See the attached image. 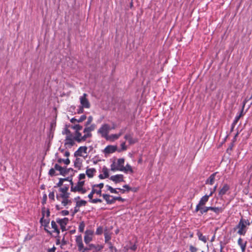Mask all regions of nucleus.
I'll list each match as a JSON object with an SVG mask.
<instances>
[{"label":"nucleus","mask_w":252,"mask_h":252,"mask_svg":"<svg viewBox=\"0 0 252 252\" xmlns=\"http://www.w3.org/2000/svg\"><path fill=\"white\" fill-rule=\"evenodd\" d=\"M75 129L74 134H72L68 129L66 130V137L64 140V145L68 148H71L75 144L76 136L77 132H80L79 131L82 129V126L80 125H76L73 127Z\"/></svg>","instance_id":"nucleus-1"},{"label":"nucleus","mask_w":252,"mask_h":252,"mask_svg":"<svg viewBox=\"0 0 252 252\" xmlns=\"http://www.w3.org/2000/svg\"><path fill=\"white\" fill-rule=\"evenodd\" d=\"M95 126L94 124L91 125L90 126H86L83 130L84 133L83 136L82 135L81 133L77 132V135L75 138L76 142L81 143L85 141L88 138L91 137L92 136L91 132L95 129Z\"/></svg>","instance_id":"nucleus-2"},{"label":"nucleus","mask_w":252,"mask_h":252,"mask_svg":"<svg viewBox=\"0 0 252 252\" xmlns=\"http://www.w3.org/2000/svg\"><path fill=\"white\" fill-rule=\"evenodd\" d=\"M251 222L248 219L241 218L236 228L238 229L237 233L240 235H245L247 231V226H249Z\"/></svg>","instance_id":"nucleus-3"},{"label":"nucleus","mask_w":252,"mask_h":252,"mask_svg":"<svg viewBox=\"0 0 252 252\" xmlns=\"http://www.w3.org/2000/svg\"><path fill=\"white\" fill-rule=\"evenodd\" d=\"M71 187L70 191L73 192H78L81 194H85L87 192V189L84 188L85 181H79L77 184L74 185L72 180H69Z\"/></svg>","instance_id":"nucleus-4"},{"label":"nucleus","mask_w":252,"mask_h":252,"mask_svg":"<svg viewBox=\"0 0 252 252\" xmlns=\"http://www.w3.org/2000/svg\"><path fill=\"white\" fill-rule=\"evenodd\" d=\"M69 193L60 192L56 194V198L59 201L61 202L63 206H66L67 205H70L72 203L71 201L69 199Z\"/></svg>","instance_id":"nucleus-5"},{"label":"nucleus","mask_w":252,"mask_h":252,"mask_svg":"<svg viewBox=\"0 0 252 252\" xmlns=\"http://www.w3.org/2000/svg\"><path fill=\"white\" fill-rule=\"evenodd\" d=\"M103 183H100L99 184L94 185L92 186V189L90 193L88 195V197L90 199H92L93 197L94 193L101 196V189L103 188Z\"/></svg>","instance_id":"nucleus-6"},{"label":"nucleus","mask_w":252,"mask_h":252,"mask_svg":"<svg viewBox=\"0 0 252 252\" xmlns=\"http://www.w3.org/2000/svg\"><path fill=\"white\" fill-rule=\"evenodd\" d=\"M110 130V126L107 124H104L98 129L97 133L100 134L101 137L106 139L109 135L108 133Z\"/></svg>","instance_id":"nucleus-7"},{"label":"nucleus","mask_w":252,"mask_h":252,"mask_svg":"<svg viewBox=\"0 0 252 252\" xmlns=\"http://www.w3.org/2000/svg\"><path fill=\"white\" fill-rule=\"evenodd\" d=\"M87 146H81L75 152L74 156L75 157H83L86 158L87 157Z\"/></svg>","instance_id":"nucleus-8"},{"label":"nucleus","mask_w":252,"mask_h":252,"mask_svg":"<svg viewBox=\"0 0 252 252\" xmlns=\"http://www.w3.org/2000/svg\"><path fill=\"white\" fill-rule=\"evenodd\" d=\"M94 232L92 230L87 229L85 232L84 242L88 245L93 240Z\"/></svg>","instance_id":"nucleus-9"},{"label":"nucleus","mask_w":252,"mask_h":252,"mask_svg":"<svg viewBox=\"0 0 252 252\" xmlns=\"http://www.w3.org/2000/svg\"><path fill=\"white\" fill-rule=\"evenodd\" d=\"M209 197H210V195L206 194L201 198L198 204L196 206L195 209V211L196 212H198V210L199 209V207L204 206V205L208 201Z\"/></svg>","instance_id":"nucleus-10"},{"label":"nucleus","mask_w":252,"mask_h":252,"mask_svg":"<svg viewBox=\"0 0 252 252\" xmlns=\"http://www.w3.org/2000/svg\"><path fill=\"white\" fill-rule=\"evenodd\" d=\"M87 94L84 93L83 95L80 97V101L81 106L85 107V108H90L91 107L90 103L89 100L87 98Z\"/></svg>","instance_id":"nucleus-11"},{"label":"nucleus","mask_w":252,"mask_h":252,"mask_svg":"<svg viewBox=\"0 0 252 252\" xmlns=\"http://www.w3.org/2000/svg\"><path fill=\"white\" fill-rule=\"evenodd\" d=\"M88 246L92 252H98L103 248V246L99 244H89Z\"/></svg>","instance_id":"nucleus-12"},{"label":"nucleus","mask_w":252,"mask_h":252,"mask_svg":"<svg viewBox=\"0 0 252 252\" xmlns=\"http://www.w3.org/2000/svg\"><path fill=\"white\" fill-rule=\"evenodd\" d=\"M40 222L42 225L44 226L45 227V231H47V233L49 234H51V232L47 230L46 229V227H47L49 225V222H50V219L49 218H45V214L43 213V216L40 219Z\"/></svg>","instance_id":"nucleus-13"},{"label":"nucleus","mask_w":252,"mask_h":252,"mask_svg":"<svg viewBox=\"0 0 252 252\" xmlns=\"http://www.w3.org/2000/svg\"><path fill=\"white\" fill-rule=\"evenodd\" d=\"M110 179L115 183L124 182V175L122 174H117L111 176Z\"/></svg>","instance_id":"nucleus-14"},{"label":"nucleus","mask_w":252,"mask_h":252,"mask_svg":"<svg viewBox=\"0 0 252 252\" xmlns=\"http://www.w3.org/2000/svg\"><path fill=\"white\" fill-rule=\"evenodd\" d=\"M75 242L78 247V251H81L83 249L84 244L82 241V235H78L75 237Z\"/></svg>","instance_id":"nucleus-15"},{"label":"nucleus","mask_w":252,"mask_h":252,"mask_svg":"<svg viewBox=\"0 0 252 252\" xmlns=\"http://www.w3.org/2000/svg\"><path fill=\"white\" fill-rule=\"evenodd\" d=\"M230 189V186L227 184H224L221 188H220L219 191V195L222 196L226 193V192Z\"/></svg>","instance_id":"nucleus-16"},{"label":"nucleus","mask_w":252,"mask_h":252,"mask_svg":"<svg viewBox=\"0 0 252 252\" xmlns=\"http://www.w3.org/2000/svg\"><path fill=\"white\" fill-rule=\"evenodd\" d=\"M117 149L116 146L108 145L104 150L105 154H111L114 153Z\"/></svg>","instance_id":"nucleus-17"},{"label":"nucleus","mask_w":252,"mask_h":252,"mask_svg":"<svg viewBox=\"0 0 252 252\" xmlns=\"http://www.w3.org/2000/svg\"><path fill=\"white\" fill-rule=\"evenodd\" d=\"M224 209V207H210L211 211L214 212L216 215H218L220 213H222Z\"/></svg>","instance_id":"nucleus-18"},{"label":"nucleus","mask_w":252,"mask_h":252,"mask_svg":"<svg viewBox=\"0 0 252 252\" xmlns=\"http://www.w3.org/2000/svg\"><path fill=\"white\" fill-rule=\"evenodd\" d=\"M54 168L56 170L59 171L60 172V174L62 175L65 176V175L67 173L66 168L62 167L58 164H55L54 165Z\"/></svg>","instance_id":"nucleus-19"},{"label":"nucleus","mask_w":252,"mask_h":252,"mask_svg":"<svg viewBox=\"0 0 252 252\" xmlns=\"http://www.w3.org/2000/svg\"><path fill=\"white\" fill-rule=\"evenodd\" d=\"M218 173L217 172L211 174L205 182L206 184L212 185L214 184L215 181V177Z\"/></svg>","instance_id":"nucleus-20"},{"label":"nucleus","mask_w":252,"mask_h":252,"mask_svg":"<svg viewBox=\"0 0 252 252\" xmlns=\"http://www.w3.org/2000/svg\"><path fill=\"white\" fill-rule=\"evenodd\" d=\"M101 195L105 200L107 203L108 204H112L114 203L113 196L107 194H103Z\"/></svg>","instance_id":"nucleus-21"},{"label":"nucleus","mask_w":252,"mask_h":252,"mask_svg":"<svg viewBox=\"0 0 252 252\" xmlns=\"http://www.w3.org/2000/svg\"><path fill=\"white\" fill-rule=\"evenodd\" d=\"M125 139L128 141L129 144H133L137 142L136 139H133L132 134L127 133L125 135Z\"/></svg>","instance_id":"nucleus-22"},{"label":"nucleus","mask_w":252,"mask_h":252,"mask_svg":"<svg viewBox=\"0 0 252 252\" xmlns=\"http://www.w3.org/2000/svg\"><path fill=\"white\" fill-rule=\"evenodd\" d=\"M247 242L245 241L243 242V239L241 238H239L238 240V244L241 247L242 252H245L246 249Z\"/></svg>","instance_id":"nucleus-23"},{"label":"nucleus","mask_w":252,"mask_h":252,"mask_svg":"<svg viewBox=\"0 0 252 252\" xmlns=\"http://www.w3.org/2000/svg\"><path fill=\"white\" fill-rule=\"evenodd\" d=\"M117 165L119 168V171H121L122 170H124V163H125V159L123 158H119L117 161Z\"/></svg>","instance_id":"nucleus-24"},{"label":"nucleus","mask_w":252,"mask_h":252,"mask_svg":"<svg viewBox=\"0 0 252 252\" xmlns=\"http://www.w3.org/2000/svg\"><path fill=\"white\" fill-rule=\"evenodd\" d=\"M196 235L200 241H201L204 243H206L207 242L208 238L206 236L203 235L202 232L199 230H197Z\"/></svg>","instance_id":"nucleus-25"},{"label":"nucleus","mask_w":252,"mask_h":252,"mask_svg":"<svg viewBox=\"0 0 252 252\" xmlns=\"http://www.w3.org/2000/svg\"><path fill=\"white\" fill-rule=\"evenodd\" d=\"M56 221L60 224V226H66L68 222V219L67 218H64L63 219H57Z\"/></svg>","instance_id":"nucleus-26"},{"label":"nucleus","mask_w":252,"mask_h":252,"mask_svg":"<svg viewBox=\"0 0 252 252\" xmlns=\"http://www.w3.org/2000/svg\"><path fill=\"white\" fill-rule=\"evenodd\" d=\"M96 172V170L94 168H87L86 171V175L89 178L93 177L94 173Z\"/></svg>","instance_id":"nucleus-27"},{"label":"nucleus","mask_w":252,"mask_h":252,"mask_svg":"<svg viewBox=\"0 0 252 252\" xmlns=\"http://www.w3.org/2000/svg\"><path fill=\"white\" fill-rule=\"evenodd\" d=\"M119 137H120L118 134H112L110 135H108V137L106 138V139L107 140L114 141L118 139Z\"/></svg>","instance_id":"nucleus-28"},{"label":"nucleus","mask_w":252,"mask_h":252,"mask_svg":"<svg viewBox=\"0 0 252 252\" xmlns=\"http://www.w3.org/2000/svg\"><path fill=\"white\" fill-rule=\"evenodd\" d=\"M121 171L124 172L126 173L129 172L131 174H132L133 173V170L132 168V167L128 164H127L126 166H124V170H122Z\"/></svg>","instance_id":"nucleus-29"},{"label":"nucleus","mask_w":252,"mask_h":252,"mask_svg":"<svg viewBox=\"0 0 252 252\" xmlns=\"http://www.w3.org/2000/svg\"><path fill=\"white\" fill-rule=\"evenodd\" d=\"M199 209L198 211L201 215H203L210 210V207L202 206L199 207Z\"/></svg>","instance_id":"nucleus-30"},{"label":"nucleus","mask_w":252,"mask_h":252,"mask_svg":"<svg viewBox=\"0 0 252 252\" xmlns=\"http://www.w3.org/2000/svg\"><path fill=\"white\" fill-rule=\"evenodd\" d=\"M51 226L52 228L54 230V232H56L58 235L60 234V230L58 229L56 222L55 221L52 220L51 221Z\"/></svg>","instance_id":"nucleus-31"},{"label":"nucleus","mask_w":252,"mask_h":252,"mask_svg":"<svg viewBox=\"0 0 252 252\" xmlns=\"http://www.w3.org/2000/svg\"><path fill=\"white\" fill-rule=\"evenodd\" d=\"M82 166V159L80 158L76 157L75 160L74 161V166L75 167L80 168Z\"/></svg>","instance_id":"nucleus-32"},{"label":"nucleus","mask_w":252,"mask_h":252,"mask_svg":"<svg viewBox=\"0 0 252 252\" xmlns=\"http://www.w3.org/2000/svg\"><path fill=\"white\" fill-rule=\"evenodd\" d=\"M102 173L104 176V177L107 178L109 177V171L108 168L106 166H103L102 169Z\"/></svg>","instance_id":"nucleus-33"},{"label":"nucleus","mask_w":252,"mask_h":252,"mask_svg":"<svg viewBox=\"0 0 252 252\" xmlns=\"http://www.w3.org/2000/svg\"><path fill=\"white\" fill-rule=\"evenodd\" d=\"M87 204V201L84 200L76 201V207L79 208L80 207L85 206Z\"/></svg>","instance_id":"nucleus-34"},{"label":"nucleus","mask_w":252,"mask_h":252,"mask_svg":"<svg viewBox=\"0 0 252 252\" xmlns=\"http://www.w3.org/2000/svg\"><path fill=\"white\" fill-rule=\"evenodd\" d=\"M68 178H64V179H63V178H61L60 179V180L59 181V182L57 184V185L55 186L54 187V188H56V187H61L63 184V183L64 181H68Z\"/></svg>","instance_id":"nucleus-35"},{"label":"nucleus","mask_w":252,"mask_h":252,"mask_svg":"<svg viewBox=\"0 0 252 252\" xmlns=\"http://www.w3.org/2000/svg\"><path fill=\"white\" fill-rule=\"evenodd\" d=\"M85 227V223L84 221H81L79 223L78 229L80 232H83Z\"/></svg>","instance_id":"nucleus-36"},{"label":"nucleus","mask_w":252,"mask_h":252,"mask_svg":"<svg viewBox=\"0 0 252 252\" xmlns=\"http://www.w3.org/2000/svg\"><path fill=\"white\" fill-rule=\"evenodd\" d=\"M58 162L59 163H62V162H64V164H65L66 165H68L70 163V160L68 158H66V159H62V158H59L58 159Z\"/></svg>","instance_id":"nucleus-37"},{"label":"nucleus","mask_w":252,"mask_h":252,"mask_svg":"<svg viewBox=\"0 0 252 252\" xmlns=\"http://www.w3.org/2000/svg\"><path fill=\"white\" fill-rule=\"evenodd\" d=\"M111 170L113 171H119V168L117 167V163L113 162L111 165Z\"/></svg>","instance_id":"nucleus-38"},{"label":"nucleus","mask_w":252,"mask_h":252,"mask_svg":"<svg viewBox=\"0 0 252 252\" xmlns=\"http://www.w3.org/2000/svg\"><path fill=\"white\" fill-rule=\"evenodd\" d=\"M68 190V187H63V188H60L59 189V191L60 192L64 193H69L67 191Z\"/></svg>","instance_id":"nucleus-39"},{"label":"nucleus","mask_w":252,"mask_h":252,"mask_svg":"<svg viewBox=\"0 0 252 252\" xmlns=\"http://www.w3.org/2000/svg\"><path fill=\"white\" fill-rule=\"evenodd\" d=\"M68 190V187H63V188H60L59 189V191L60 192L64 193H69L67 191Z\"/></svg>","instance_id":"nucleus-40"},{"label":"nucleus","mask_w":252,"mask_h":252,"mask_svg":"<svg viewBox=\"0 0 252 252\" xmlns=\"http://www.w3.org/2000/svg\"><path fill=\"white\" fill-rule=\"evenodd\" d=\"M124 249L125 250V252H127V251L130 249L131 250L135 251L137 249V246L134 244L132 245V246L130 247L129 248H127L126 247L124 248Z\"/></svg>","instance_id":"nucleus-41"},{"label":"nucleus","mask_w":252,"mask_h":252,"mask_svg":"<svg viewBox=\"0 0 252 252\" xmlns=\"http://www.w3.org/2000/svg\"><path fill=\"white\" fill-rule=\"evenodd\" d=\"M106 187L107 188V189L110 191L112 193H117L118 192L116 190V189L113 188L110 186L107 185Z\"/></svg>","instance_id":"nucleus-42"},{"label":"nucleus","mask_w":252,"mask_h":252,"mask_svg":"<svg viewBox=\"0 0 252 252\" xmlns=\"http://www.w3.org/2000/svg\"><path fill=\"white\" fill-rule=\"evenodd\" d=\"M109 248L111 250V252H117V249L116 247H114L111 242L109 243Z\"/></svg>","instance_id":"nucleus-43"},{"label":"nucleus","mask_w":252,"mask_h":252,"mask_svg":"<svg viewBox=\"0 0 252 252\" xmlns=\"http://www.w3.org/2000/svg\"><path fill=\"white\" fill-rule=\"evenodd\" d=\"M55 168H52L50 169L49 171V174L50 176H55V175H57L58 174H56V172H55Z\"/></svg>","instance_id":"nucleus-44"},{"label":"nucleus","mask_w":252,"mask_h":252,"mask_svg":"<svg viewBox=\"0 0 252 252\" xmlns=\"http://www.w3.org/2000/svg\"><path fill=\"white\" fill-rule=\"evenodd\" d=\"M49 198L52 201H55V191L50 192L49 194Z\"/></svg>","instance_id":"nucleus-45"},{"label":"nucleus","mask_w":252,"mask_h":252,"mask_svg":"<svg viewBox=\"0 0 252 252\" xmlns=\"http://www.w3.org/2000/svg\"><path fill=\"white\" fill-rule=\"evenodd\" d=\"M103 230L102 227L99 226L96 229L95 233L96 235H101L103 233Z\"/></svg>","instance_id":"nucleus-46"},{"label":"nucleus","mask_w":252,"mask_h":252,"mask_svg":"<svg viewBox=\"0 0 252 252\" xmlns=\"http://www.w3.org/2000/svg\"><path fill=\"white\" fill-rule=\"evenodd\" d=\"M90 202L92 203H97L98 202L101 203L102 202V200L99 198L93 199L92 198V199H90Z\"/></svg>","instance_id":"nucleus-47"},{"label":"nucleus","mask_w":252,"mask_h":252,"mask_svg":"<svg viewBox=\"0 0 252 252\" xmlns=\"http://www.w3.org/2000/svg\"><path fill=\"white\" fill-rule=\"evenodd\" d=\"M93 118L92 116H90L88 117L87 121L86 122L85 124V126H89L93 121Z\"/></svg>","instance_id":"nucleus-48"},{"label":"nucleus","mask_w":252,"mask_h":252,"mask_svg":"<svg viewBox=\"0 0 252 252\" xmlns=\"http://www.w3.org/2000/svg\"><path fill=\"white\" fill-rule=\"evenodd\" d=\"M190 252H197L198 249L192 245H190L189 248Z\"/></svg>","instance_id":"nucleus-49"},{"label":"nucleus","mask_w":252,"mask_h":252,"mask_svg":"<svg viewBox=\"0 0 252 252\" xmlns=\"http://www.w3.org/2000/svg\"><path fill=\"white\" fill-rule=\"evenodd\" d=\"M114 199V203L115 202L116 200H118L121 202H124L125 201V199L122 198L121 197H113Z\"/></svg>","instance_id":"nucleus-50"},{"label":"nucleus","mask_w":252,"mask_h":252,"mask_svg":"<svg viewBox=\"0 0 252 252\" xmlns=\"http://www.w3.org/2000/svg\"><path fill=\"white\" fill-rule=\"evenodd\" d=\"M80 252H91V251L90 250L88 246L86 247H83V249H82L81 251H79Z\"/></svg>","instance_id":"nucleus-51"},{"label":"nucleus","mask_w":252,"mask_h":252,"mask_svg":"<svg viewBox=\"0 0 252 252\" xmlns=\"http://www.w3.org/2000/svg\"><path fill=\"white\" fill-rule=\"evenodd\" d=\"M86 116L85 115H82L77 120L78 123L82 122L86 119Z\"/></svg>","instance_id":"nucleus-52"},{"label":"nucleus","mask_w":252,"mask_h":252,"mask_svg":"<svg viewBox=\"0 0 252 252\" xmlns=\"http://www.w3.org/2000/svg\"><path fill=\"white\" fill-rule=\"evenodd\" d=\"M245 104H246V102H244L243 105V107H242V109L241 110V112H240L239 115H238V116H240V118L241 117L243 116L244 115V107H245Z\"/></svg>","instance_id":"nucleus-53"},{"label":"nucleus","mask_w":252,"mask_h":252,"mask_svg":"<svg viewBox=\"0 0 252 252\" xmlns=\"http://www.w3.org/2000/svg\"><path fill=\"white\" fill-rule=\"evenodd\" d=\"M43 213L45 214V218H49L50 216V212L49 211V210H47L46 212H44L42 211V214H43Z\"/></svg>","instance_id":"nucleus-54"},{"label":"nucleus","mask_w":252,"mask_h":252,"mask_svg":"<svg viewBox=\"0 0 252 252\" xmlns=\"http://www.w3.org/2000/svg\"><path fill=\"white\" fill-rule=\"evenodd\" d=\"M104 236H105L104 237H105V242H107L109 241L111 239L110 236H109L108 234H107L106 233L104 234Z\"/></svg>","instance_id":"nucleus-55"},{"label":"nucleus","mask_w":252,"mask_h":252,"mask_svg":"<svg viewBox=\"0 0 252 252\" xmlns=\"http://www.w3.org/2000/svg\"><path fill=\"white\" fill-rule=\"evenodd\" d=\"M84 108L85 107L82 106H80L79 109L77 110V113L79 114L83 113L84 112Z\"/></svg>","instance_id":"nucleus-56"},{"label":"nucleus","mask_w":252,"mask_h":252,"mask_svg":"<svg viewBox=\"0 0 252 252\" xmlns=\"http://www.w3.org/2000/svg\"><path fill=\"white\" fill-rule=\"evenodd\" d=\"M217 185H216L214 188L211 190L210 193L209 194H208L209 195H210V196H211L213 195V194H214V193L216 191V189H217Z\"/></svg>","instance_id":"nucleus-57"},{"label":"nucleus","mask_w":252,"mask_h":252,"mask_svg":"<svg viewBox=\"0 0 252 252\" xmlns=\"http://www.w3.org/2000/svg\"><path fill=\"white\" fill-rule=\"evenodd\" d=\"M121 146L122 150L123 151H125L127 149L126 146L125 142H122L121 144Z\"/></svg>","instance_id":"nucleus-58"},{"label":"nucleus","mask_w":252,"mask_h":252,"mask_svg":"<svg viewBox=\"0 0 252 252\" xmlns=\"http://www.w3.org/2000/svg\"><path fill=\"white\" fill-rule=\"evenodd\" d=\"M126 127L123 128L121 129L118 134L119 135V137H120L122 134L126 131Z\"/></svg>","instance_id":"nucleus-59"},{"label":"nucleus","mask_w":252,"mask_h":252,"mask_svg":"<svg viewBox=\"0 0 252 252\" xmlns=\"http://www.w3.org/2000/svg\"><path fill=\"white\" fill-rule=\"evenodd\" d=\"M61 214L63 216H67L69 214V211L67 210H63L61 211Z\"/></svg>","instance_id":"nucleus-60"},{"label":"nucleus","mask_w":252,"mask_h":252,"mask_svg":"<svg viewBox=\"0 0 252 252\" xmlns=\"http://www.w3.org/2000/svg\"><path fill=\"white\" fill-rule=\"evenodd\" d=\"M86 175L84 173L80 174L79 175V181H81L85 178Z\"/></svg>","instance_id":"nucleus-61"},{"label":"nucleus","mask_w":252,"mask_h":252,"mask_svg":"<svg viewBox=\"0 0 252 252\" xmlns=\"http://www.w3.org/2000/svg\"><path fill=\"white\" fill-rule=\"evenodd\" d=\"M240 119V116H237L233 122V124H237V123H238V122Z\"/></svg>","instance_id":"nucleus-62"},{"label":"nucleus","mask_w":252,"mask_h":252,"mask_svg":"<svg viewBox=\"0 0 252 252\" xmlns=\"http://www.w3.org/2000/svg\"><path fill=\"white\" fill-rule=\"evenodd\" d=\"M123 188L126 189L127 191L132 190L131 188L129 187L127 185H125L123 186Z\"/></svg>","instance_id":"nucleus-63"},{"label":"nucleus","mask_w":252,"mask_h":252,"mask_svg":"<svg viewBox=\"0 0 252 252\" xmlns=\"http://www.w3.org/2000/svg\"><path fill=\"white\" fill-rule=\"evenodd\" d=\"M56 250V248L55 246H53V248L48 250V252H55Z\"/></svg>","instance_id":"nucleus-64"}]
</instances>
